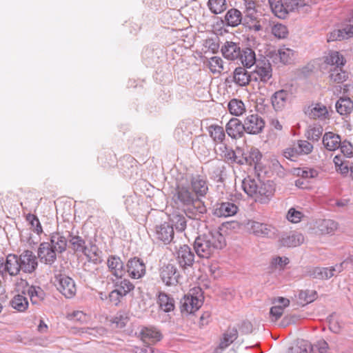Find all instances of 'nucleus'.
I'll list each match as a JSON object with an SVG mask.
<instances>
[{"instance_id": "nucleus-4", "label": "nucleus", "mask_w": 353, "mask_h": 353, "mask_svg": "<svg viewBox=\"0 0 353 353\" xmlns=\"http://www.w3.org/2000/svg\"><path fill=\"white\" fill-rule=\"evenodd\" d=\"M176 261L184 273L190 274L194 263V254L188 245L180 246L176 252Z\"/></svg>"}, {"instance_id": "nucleus-17", "label": "nucleus", "mask_w": 353, "mask_h": 353, "mask_svg": "<svg viewBox=\"0 0 353 353\" xmlns=\"http://www.w3.org/2000/svg\"><path fill=\"white\" fill-rule=\"evenodd\" d=\"M119 169L126 177L137 174L138 161L131 155H125L119 161Z\"/></svg>"}, {"instance_id": "nucleus-21", "label": "nucleus", "mask_w": 353, "mask_h": 353, "mask_svg": "<svg viewBox=\"0 0 353 353\" xmlns=\"http://www.w3.org/2000/svg\"><path fill=\"white\" fill-rule=\"evenodd\" d=\"M238 207L233 203L222 202L216 203L213 209V214L218 217H228L236 214Z\"/></svg>"}, {"instance_id": "nucleus-20", "label": "nucleus", "mask_w": 353, "mask_h": 353, "mask_svg": "<svg viewBox=\"0 0 353 353\" xmlns=\"http://www.w3.org/2000/svg\"><path fill=\"white\" fill-rule=\"evenodd\" d=\"M225 131L228 135L232 139L241 138L245 132L244 122L242 123L237 118H232L226 124Z\"/></svg>"}, {"instance_id": "nucleus-52", "label": "nucleus", "mask_w": 353, "mask_h": 353, "mask_svg": "<svg viewBox=\"0 0 353 353\" xmlns=\"http://www.w3.org/2000/svg\"><path fill=\"white\" fill-rule=\"evenodd\" d=\"M208 132L215 142H222L225 139L223 128L219 125H211L208 127Z\"/></svg>"}, {"instance_id": "nucleus-31", "label": "nucleus", "mask_w": 353, "mask_h": 353, "mask_svg": "<svg viewBox=\"0 0 353 353\" xmlns=\"http://www.w3.org/2000/svg\"><path fill=\"white\" fill-rule=\"evenodd\" d=\"M304 112L310 119H325L328 114L326 106L321 103L310 105Z\"/></svg>"}, {"instance_id": "nucleus-51", "label": "nucleus", "mask_w": 353, "mask_h": 353, "mask_svg": "<svg viewBox=\"0 0 353 353\" xmlns=\"http://www.w3.org/2000/svg\"><path fill=\"white\" fill-rule=\"evenodd\" d=\"M228 110L230 112L235 116H239L243 114L245 110V105L242 101L233 99L228 103Z\"/></svg>"}, {"instance_id": "nucleus-18", "label": "nucleus", "mask_w": 353, "mask_h": 353, "mask_svg": "<svg viewBox=\"0 0 353 353\" xmlns=\"http://www.w3.org/2000/svg\"><path fill=\"white\" fill-rule=\"evenodd\" d=\"M190 189L197 198L204 197L208 192V185L205 179L201 175H196L191 178Z\"/></svg>"}, {"instance_id": "nucleus-50", "label": "nucleus", "mask_w": 353, "mask_h": 353, "mask_svg": "<svg viewBox=\"0 0 353 353\" xmlns=\"http://www.w3.org/2000/svg\"><path fill=\"white\" fill-rule=\"evenodd\" d=\"M208 6L212 13L221 14L227 9L226 0H208Z\"/></svg>"}, {"instance_id": "nucleus-36", "label": "nucleus", "mask_w": 353, "mask_h": 353, "mask_svg": "<svg viewBox=\"0 0 353 353\" xmlns=\"http://www.w3.org/2000/svg\"><path fill=\"white\" fill-rule=\"evenodd\" d=\"M241 55L238 59L246 68H250L252 65L256 63L255 52L250 48H245L241 50Z\"/></svg>"}, {"instance_id": "nucleus-58", "label": "nucleus", "mask_w": 353, "mask_h": 353, "mask_svg": "<svg viewBox=\"0 0 353 353\" xmlns=\"http://www.w3.org/2000/svg\"><path fill=\"white\" fill-rule=\"evenodd\" d=\"M147 140L145 136L134 137L130 141V149L132 152H137L139 150L146 145Z\"/></svg>"}, {"instance_id": "nucleus-60", "label": "nucleus", "mask_w": 353, "mask_h": 353, "mask_svg": "<svg viewBox=\"0 0 353 353\" xmlns=\"http://www.w3.org/2000/svg\"><path fill=\"white\" fill-rule=\"evenodd\" d=\"M283 155L285 158L290 159L292 161H295L296 159L301 156L299 150H297V145L295 143L289 148H287L283 150Z\"/></svg>"}, {"instance_id": "nucleus-1", "label": "nucleus", "mask_w": 353, "mask_h": 353, "mask_svg": "<svg viewBox=\"0 0 353 353\" xmlns=\"http://www.w3.org/2000/svg\"><path fill=\"white\" fill-rule=\"evenodd\" d=\"M172 201L175 207L192 219H201L207 212L204 202L194 194L190 186L177 184L172 192Z\"/></svg>"}, {"instance_id": "nucleus-23", "label": "nucleus", "mask_w": 353, "mask_h": 353, "mask_svg": "<svg viewBox=\"0 0 353 353\" xmlns=\"http://www.w3.org/2000/svg\"><path fill=\"white\" fill-rule=\"evenodd\" d=\"M262 158V154L260 151L256 148H251L250 150L245 152L243 151V155H242V160H239V165H254L256 168V165L260 162Z\"/></svg>"}, {"instance_id": "nucleus-14", "label": "nucleus", "mask_w": 353, "mask_h": 353, "mask_svg": "<svg viewBox=\"0 0 353 353\" xmlns=\"http://www.w3.org/2000/svg\"><path fill=\"white\" fill-rule=\"evenodd\" d=\"M173 227L168 222H164L155 227L154 237L164 244H169L174 239Z\"/></svg>"}, {"instance_id": "nucleus-39", "label": "nucleus", "mask_w": 353, "mask_h": 353, "mask_svg": "<svg viewBox=\"0 0 353 353\" xmlns=\"http://www.w3.org/2000/svg\"><path fill=\"white\" fill-rule=\"evenodd\" d=\"M325 63L327 65H334V67H342L346 63L344 57L338 51H330L329 54L325 57Z\"/></svg>"}, {"instance_id": "nucleus-33", "label": "nucleus", "mask_w": 353, "mask_h": 353, "mask_svg": "<svg viewBox=\"0 0 353 353\" xmlns=\"http://www.w3.org/2000/svg\"><path fill=\"white\" fill-rule=\"evenodd\" d=\"M304 241L303 236L299 232L283 234L280 239L281 244L285 247H296Z\"/></svg>"}, {"instance_id": "nucleus-61", "label": "nucleus", "mask_w": 353, "mask_h": 353, "mask_svg": "<svg viewBox=\"0 0 353 353\" xmlns=\"http://www.w3.org/2000/svg\"><path fill=\"white\" fill-rule=\"evenodd\" d=\"M272 33L279 39H284L288 36V31L285 26L281 23H276L272 28Z\"/></svg>"}, {"instance_id": "nucleus-63", "label": "nucleus", "mask_w": 353, "mask_h": 353, "mask_svg": "<svg viewBox=\"0 0 353 353\" xmlns=\"http://www.w3.org/2000/svg\"><path fill=\"white\" fill-rule=\"evenodd\" d=\"M303 213L301 211L296 210L294 208H291L287 214V219L289 221L296 223L301 221Z\"/></svg>"}, {"instance_id": "nucleus-10", "label": "nucleus", "mask_w": 353, "mask_h": 353, "mask_svg": "<svg viewBox=\"0 0 353 353\" xmlns=\"http://www.w3.org/2000/svg\"><path fill=\"white\" fill-rule=\"evenodd\" d=\"M58 280L57 290L67 299L72 298L77 292L74 281L65 274H59L57 277Z\"/></svg>"}, {"instance_id": "nucleus-38", "label": "nucleus", "mask_w": 353, "mask_h": 353, "mask_svg": "<svg viewBox=\"0 0 353 353\" xmlns=\"http://www.w3.org/2000/svg\"><path fill=\"white\" fill-rule=\"evenodd\" d=\"M170 224L178 231L183 232L187 226V220L183 214L174 212L169 217Z\"/></svg>"}, {"instance_id": "nucleus-19", "label": "nucleus", "mask_w": 353, "mask_h": 353, "mask_svg": "<svg viewBox=\"0 0 353 353\" xmlns=\"http://www.w3.org/2000/svg\"><path fill=\"white\" fill-rule=\"evenodd\" d=\"M107 265L112 275L121 279L125 274V268L121 258L117 255H110L107 261Z\"/></svg>"}, {"instance_id": "nucleus-11", "label": "nucleus", "mask_w": 353, "mask_h": 353, "mask_svg": "<svg viewBox=\"0 0 353 353\" xmlns=\"http://www.w3.org/2000/svg\"><path fill=\"white\" fill-rule=\"evenodd\" d=\"M19 261L20 265V270L25 273H32L37 268L38 263L37 257L32 251L26 250H24L19 256Z\"/></svg>"}, {"instance_id": "nucleus-15", "label": "nucleus", "mask_w": 353, "mask_h": 353, "mask_svg": "<svg viewBox=\"0 0 353 353\" xmlns=\"http://www.w3.org/2000/svg\"><path fill=\"white\" fill-rule=\"evenodd\" d=\"M221 22L224 26L236 28L241 24L244 26L243 13L237 8H232L227 10Z\"/></svg>"}, {"instance_id": "nucleus-7", "label": "nucleus", "mask_w": 353, "mask_h": 353, "mask_svg": "<svg viewBox=\"0 0 353 353\" xmlns=\"http://www.w3.org/2000/svg\"><path fill=\"white\" fill-rule=\"evenodd\" d=\"M19 256L14 254H8L6 259H0V273L3 275L8 273L10 276L17 275L20 270Z\"/></svg>"}, {"instance_id": "nucleus-56", "label": "nucleus", "mask_w": 353, "mask_h": 353, "mask_svg": "<svg viewBox=\"0 0 353 353\" xmlns=\"http://www.w3.org/2000/svg\"><path fill=\"white\" fill-rule=\"evenodd\" d=\"M296 174L303 179H314L318 176L319 172L314 168H299L294 170Z\"/></svg>"}, {"instance_id": "nucleus-24", "label": "nucleus", "mask_w": 353, "mask_h": 353, "mask_svg": "<svg viewBox=\"0 0 353 353\" xmlns=\"http://www.w3.org/2000/svg\"><path fill=\"white\" fill-rule=\"evenodd\" d=\"M68 243L70 244V248L74 252H80L82 254H85L86 252H88V248L86 245L85 241L80 236L75 235L72 232H68Z\"/></svg>"}, {"instance_id": "nucleus-5", "label": "nucleus", "mask_w": 353, "mask_h": 353, "mask_svg": "<svg viewBox=\"0 0 353 353\" xmlns=\"http://www.w3.org/2000/svg\"><path fill=\"white\" fill-rule=\"evenodd\" d=\"M248 227L250 232L258 237L274 239L278 235V230L268 223L250 221L248 223Z\"/></svg>"}, {"instance_id": "nucleus-43", "label": "nucleus", "mask_w": 353, "mask_h": 353, "mask_svg": "<svg viewBox=\"0 0 353 353\" xmlns=\"http://www.w3.org/2000/svg\"><path fill=\"white\" fill-rule=\"evenodd\" d=\"M329 73L330 80L336 83H341L348 79L347 72L342 67H334Z\"/></svg>"}, {"instance_id": "nucleus-29", "label": "nucleus", "mask_w": 353, "mask_h": 353, "mask_svg": "<svg viewBox=\"0 0 353 353\" xmlns=\"http://www.w3.org/2000/svg\"><path fill=\"white\" fill-rule=\"evenodd\" d=\"M241 50L239 43L232 41H226L221 48V52L225 59L235 60L238 59L241 54Z\"/></svg>"}, {"instance_id": "nucleus-53", "label": "nucleus", "mask_w": 353, "mask_h": 353, "mask_svg": "<svg viewBox=\"0 0 353 353\" xmlns=\"http://www.w3.org/2000/svg\"><path fill=\"white\" fill-rule=\"evenodd\" d=\"M115 290L120 291L122 296H125L129 292L134 290V285L126 279L114 283Z\"/></svg>"}, {"instance_id": "nucleus-25", "label": "nucleus", "mask_w": 353, "mask_h": 353, "mask_svg": "<svg viewBox=\"0 0 353 353\" xmlns=\"http://www.w3.org/2000/svg\"><path fill=\"white\" fill-rule=\"evenodd\" d=\"M244 10L243 17L244 26H248L250 22H254L257 19V10L256 9V2L252 0H243Z\"/></svg>"}, {"instance_id": "nucleus-55", "label": "nucleus", "mask_w": 353, "mask_h": 353, "mask_svg": "<svg viewBox=\"0 0 353 353\" xmlns=\"http://www.w3.org/2000/svg\"><path fill=\"white\" fill-rule=\"evenodd\" d=\"M279 57L281 59V63L290 64L294 61V51L283 46L279 48Z\"/></svg>"}, {"instance_id": "nucleus-48", "label": "nucleus", "mask_w": 353, "mask_h": 353, "mask_svg": "<svg viewBox=\"0 0 353 353\" xmlns=\"http://www.w3.org/2000/svg\"><path fill=\"white\" fill-rule=\"evenodd\" d=\"M141 334L143 341L150 340L152 342H157L162 339L161 332L153 327H145L142 330Z\"/></svg>"}, {"instance_id": "nucleus-26", "label": "nucleus", "mask_w": 353, "mask_h": 353, "mask_svg": "<svg viewBox=\"0 0 353 353\" xmlns=\"http://www.w3.org/2000/svg\"><path fill=\"white\" fill-rule=\"evenodd\" d=\"M323 144L326 150L335 151L341 145V137L339 134L332 132H327L323 136Z\"/></svg>"}, {"instance_id": "nucleus-8", "label": "nucleus", "mask_w": 353, "mask_h": 353, "mask_svg": "<svg viewBox=\"0 0 353 353\" xmlns=\"http://www.w3.org/2000/svg\"><path fill=\"white\" fill-rule=\"evenodd\" d=\"M57 252L54 250L48 242H42L39 244L37 255L41 263L52 266L57 259Z\"/></svg>"}, {"instance_id": "nucleus-2", "label": "nucleus", "mask_w": 353, "mask_h": 353, "mask_svg": "<svg viewBox=\"0 0 353 353\" xmlns=\"http://www.w3.org/2000/svg\"><path fill=\"white\" fill-rule=\"evenodd\" d=\"M194 250L200 258L208 259L215 252L225 246L224 236L218 230L198 236L194 242Z\"/></svg>"}, {"instance_id": "nucleus-44", "label": "nucleus", "mask_w": 353, "mask_h": 353, "mask_svg": "<svg viewBox=\"0 0 353 353\" xmlns=\"http://www.w3.org/2000/svg\"><path fill=\"white\" fill-rule=\"evenodd\" d=\"M259 181L251 179L250 176L245 178L242 181V188L243 191L249 196H256Z\"/></svg>"}, {"instance_id": "nucleus-12", "label": "nucleus", "mask_w": 353, "mask_h": 353, "mask_svg": "<svg viewBox=\"0 0 353 353\" xmlns=\"http://www.w3.org/2000/svg\"><path fill=\"white\" fill-rule=\"evenodd\" d=\"M265 121L258 114H250L244 120L245 131L249 134H258L262 132Z\"/></svg>"}, {"instance_id": "nucleus-41", "label": "nucleus", "mask_w": 353, "mask_h": 353, "mask_svg": "<svg viewBox=\"0 0 353 353\" xmlns=\"http://www.w3.org/2000/svg\"><path fill=\"white\" fill-rule=\"evenodd\" d=\"M274 188L271 184L270 181H268L267 183H262L259 181L258 190L256 191V197L261 196V199H263L269 200L270 198L273 195Z\"/></svg>"}, {"instance_id": "nucleus-59", "label": "nucleus", "mask_w": 353, "mask_h": 353, "mask_svg": "<svg viewBox=\"0 0 353 353\" xmlns=\"http://www.w3.org/2000/svg\"><path fill=\"white\" fill-rule=\"evenodd\" d=\"M297 145V150L301 155L310 154L313 150V145L306 140H299L295 143Z\"/></svg>"}, {"instance_id": "nucleus-16", "label": "nucleus", "mask_w": 353, "mask_h": 353, "mask_svg": "<svg viewBox=\"0 0 353 353\" xmlns=\"http://www.w3.org/2000/svg\"><path fill=\"white\" fill-rule=\"evenodd\" d=\"M233 81L239 86L243 87L252 81H257L256 74L249 72L245 67H237L233 72Z\"/></svg>"}, {"instance_id": "nucleus-46", "label": "nucleus", "mask_w": 353, "mask_h": 353, "mask_svg": "<svg viewBox=\"0 0 353 353\" xmlns=\"http://www.w3.org/2000/svg\"><path fill=\"white\" fill-rule=\"evenodd\" d=\"M338 228V223L332 219H323L319 223L318 228L323 234H332Z\"/></svg>"}, {"instance_id": "nucleus-22", "label": "nucleus", "mask_w": 353, "mask_h": 353, "mask_svg": "<svg viewBox=\"0 0 353 353\" xmlns=\"http://www.w3.org/2000/svg\"><path fill=\"white\" fill-rule=\"evenodd\" d=\"M68 242V238L65 237L63 233L52 232L50 235L48 243L58 254H63L67 250Z\"/></svg>"}, {"instance_id": "nucleus-13", "label": "nucleus", "mask_w": 353, "mask_h": 353, "mask_svg": "<svg viewBox=\"0 0 353 353\" xmlns=\"http://www.w3.org/2000/svg\"><path fill=\"white\" fill-rule=\"evenodd\" d=\"M225 166L221 160L208 162V172L211 179L217 183H223L225 175Z\"/></svg>"}, {"instance_id": "nucleus-3", "label": "nucleus", "mask_w": 353, "mask_h": 353, "mask_svg": "<svg viewBox=\"0 0 353 353\" xmlns=\"http://www.w3.org/2000/svg\"><path fill=\"white\" fill-rule=\"evenodd\" d=\"M203 303V296L200 288L190 290L180 301V310L183 314H190L198 310Z\"/></svg>"}, {"instance_id": "nucleus-40", "label": "nucleus", "mask_w": 353, "mask_h": 353, "mask_svg": "<svg viewBox=\"0 0 353 353\" xmlns=\"http://www.w3.org/2000/svg\"><path fill=\"white\" fill-rule=\"evenodd\" d=\"M307 275L310 277L320 280L328 279L332 277L328 268L314 267L307 270Z\"/></svg>"}, {"instance_id": "nucleus-27", "label": "nucleus", "mask_w": 353, "mask_h": 353, "mask_svg": "<svg viewBox=\"0 0 353 353\" xmlns=\"http://www.w3.org/2000/svg\"><path fill=\"white\" fill-rule=\"evenodd\" d=\"M157 303L159 309L165 313L170 312L175 308V301L174 298L165 292H159L158 293Z\"/></svg>"}, {"instance_id": "nucleus-57", "label": "nucleus", "mask_w": 353, "mask_h": 353, "mask_svg": "<svg viewBox=\"0 0 353 353\" xmlns=\"http://www.w3.org/2000/svg\"><path fill=\"white\" fill-rule=\"evenodd\" d=\"M26 219L28 221L35 233L39 235L43 232V228L37 216L32 213H28Z\"/></svg>"}, {"instance_id": "nucleus-42", "label": "nucleus", "mask_w": 353, "mask_h": 353, "mask_svg": "<svg viewBox=\"0 0 353 353\" xmlns=\"http://www.w3.org/2000/svg\"><path fill=\"white\" fill-rule=\"evenodd\" d=\"M272 12L279 19L287 17L286 10L283 0H268Z\"/></svg>"}, {"instance_id": "nucleus-28", "label": "nucleus", "mask_w": 353, "mask_h": 353, "mask_svg": "<svg viewBox=\"0 0 353 353\" xmlns=\"http://www.w3.org/2000/svg\"><path fill=\"white\" fill-rule=\"evenodd\" d=\"M290 93L285 90L281 89L275 92L271 97V102L276 111L281 110L288 101Z\"/></svg>"}, {"instance_id": "nucleus-47", "label": "nucleus", "mask_w": 353, "mask_h": 353, "mask_svg": "<svg viewBox=\"0 0 353 353\" xmlns=\"http://www.w3.org/2000/svg\"><path fill=\"white\" fill-rule=\"evenodd\" d=\"M238 336V331L236 328L233 327L229 329L223 336V339L219 343V347L221 349H225L228 347L231 343H232Z\"/></svg>"}, {"instance_id": "nucleus-6", "label": "nucleus", "mask_w": 353, "mask_h": 353, "mask_svg": "<svg viewBox=\"0 0 353 353\" xmlns=\"http://www.w3.org/2000/svg\"><path fill=\"white\" fill-rule=\"evenodd\" d=\"M159 276L166 286H174L181 277L176 267L171 263L164 264L159 269Z\"/></svg>"}, {"instance_id": "nucleus-64", "label": "nucleus", "mask_w": 353, "mask_h": 353, "mask_svg": "<svg viewBox=\"0 0 353 353\" xmlns=\"http://www.w3.org/2000/svg\"><path fill=\"white\" fill-rule=\"evenodd\" d=\"M339 148L345 157H353V145L350 141L347 140L342 141Z\"/></svg>"}, {"instance_id": "nucleus-30", "label": "nucleus", "mask_w": 353, "mask_h": 353, "mask_svg": "<svg viewBox=\"0 0 353 353\" xmlns=\"http://www.w3.org/2000/svg\"><path fill=\"white\" fill-rule=\"evenodd\" d=\"M22 294L28 295L33 305L39 304L46 297V292L39 286H28L27 290H23Z\"/></svg>"}, {"instance_id": "nucleus-49", "label": "nucleus", "mask_w": 353, "mask_h": 353, "mask_svg": "<svg viewBox=\"0 0 353 353\" xmlns=\"http://www.w3.org/2000/svg\"><path fill=\"white\" fill-rule=\"evenodd\" d=\"M317 297V293L315 290H301L298 294L299 304L302 305H307L313 302Z\"/></svg>"}, {"instance_id": "nucleus-62", "label": "nucleus", "mask_w": 353, "mask_h": 353, "mask_svg": "<svg viewBox=\"0 0 353 353\" xmlns=\"http://www.w3.org/2000/svg\"><path fill=\"white\" fill-rule=\"evenodd\" d=\"M323 130L321 125L314 126L308 130L307 138L313 141H318L322 135Z\"/></svg>"}, {"instance_id": "nucleus-9", "label": "nucleus", "mask_w": 353, "mask_h": 353, "mask_svg": "<svg viewBox=\"0 0 353 353\" xmlns=\"http://www.w3.org/2000/svg\"><path fill=\"white\" fill-rule=\"evenodd\" d=\"M125 268V272L132 279H141L145 274V265L142 259L137 256L128 259Z\"/></svg>"}, {"instance_id": "nucleus-45", "label": "nucleus", "mask_w": 353, "mask_h": 353, "mask_svg": "<svg viewBox=\"0 0 353 353\" xmlns=\"http://www.w3.org/2000/svg\"><path fill=\"white\" fill-rule=\"evenodd\" d=\"M11 306L20 312H25L28 307V301L23 294L15 295L10 301Z\"/></svg>"}, {"instance_id": "nucleus-34", "label": "nucleus", "mask_w": 353, "mask_h": 353, "mask_svg": "<svg viewBox=\"0 0 353 353\" xmlns=\"http://www.w3.org/2000/svg\"><path fill=\"white\" fill-rule=\"evenodd\" d=\"M336 112L342 116H347L353 110V101L347 97H340L335 104Z\"/></svg>"}, {"instance_id": "nucleus-54", "label": "nucleus", "mask_w": 353, "mask_h": 353, "mask_svg": "<svg viewBox=\"0 0 353 353\" xmlns=\"http://www.w3.org/2000/svg\"><path fill=\"white\" fill-rule=\"evenodd\" d=\"M310 345L307 341H298L296 344L290 347L286 353H309Z\"/></svg>"}, {"instance_id": "nucleus-32", "label": "nucleus", "mask_w": 353, "mask_h": 353, "mask_svg": "<svg viewBox=\"0 0 353 353\" xmlns=\"http://www.w3.org/2000/svg\"><path fill=\"white\" fill-rule=\"evenodd\" d=\"M242 155H243V150L240 148H236V149L234 150L232 148H228L225 145L224 146V150H222V157L228 163H236L239 165V161L242 160Z\"/></svg>"}, {"instance_id": "nucleus-35", "label": "nucleus", "mask_w": 353, "mask_h": 353, "mask_svg": "<svg viewBox=\"0 0 353 353\" xmlns=\"http://www.w3.org/2000/svg\"><path fill=\"white\" fill-rule=\"evenodd\" d=\"M191 135L190 130L184 122L179 123L174 132L175 139L181 143L188 142L191 139Z\"/></svg>"}, {"instance_id": "nucleus-37", "label": "nucleus", "mask_w": 353, "mask_h": 353, "mask_svg": "<svg viewBox=\"0 0 353 353\" xmlns=\"http://www.w3.org/2000/svg\"><path fill=\"white\" fill-rule=\"evenodd\" d=\"M261 63H256L255 70L252 74H256L257 81H260L266 83L272 77V68L269 62H264L263 65H260Z\"/></svg>"}]
</instances>
